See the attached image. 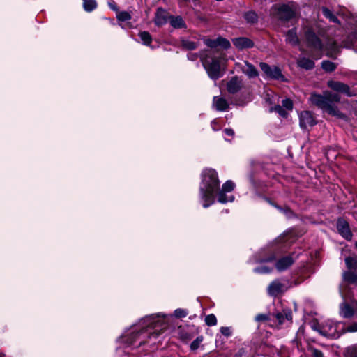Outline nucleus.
Here are the masks:
<instances>
[{"instance_id":"nucleus-33","label":"nucleus","mask_w":357,"mask_h":357,"mask_svg":"<svg viewBox=\"0 0 357 357\" xmlns=\"http://www.w3.org/2000/svg\"><path fill=\"white\" fill-rule=\"evenodd\" d=\"M271 112H275L280 114L282 117H287L288 116V113L287 111L280 105H276L274 107L271 109Z\"/></svg>"},{"instance_id":"nucleus-47","label":"nucleus","mask_w":357,"mask_h":357,"mask_svg":"<svg viewBox=\"0 0 357 357\" xmlns=\"http://www.w3.org/2000/svg\"><path fill=\"white\" fill-rule=\"evenodd\" d=\"M267 319H268V316L264 314H259L255 317V320L257 321H266Z\"/></svg>"},{"instance_id":"nucleus-5","label":"nucleus","mask_w":357,"mask_h":357,"mask_svg":"<svg viewBox=\"0 0 357 357\" xmlns=\"http://www.w3.org/2000/svg\"><path fill=\"white\" fill-rule=\"evenodd\" d=\"M221 59V56H215L211 55V54L200 56L204 69L208 77L213 80H217L222 76L220 64Z\"/></svg>"},{"instance_id":"nucleus-51","label":"nucleus","mask_w":357,"mask_h":357,"mask_svg":"<svg viewBox=\"0 0 357 357\" xmlns=\"http://www.w3.org/2000/svg\"><path fill=\"white\" fill-rule=\"evenodd\" d=\"M282 241H289L290 243L292 241L290 239V236L289 234H286L284 237H282Z\"/></svg>"},{"instance_id":"nucleus-18","label":"nucleus","mask_w":357,"mask_h":357,"mask_svg":"<svg viewBox=\"0 0 357 357\" xmlns=\"http://www.w3.org/2000/svg\"><path fill=\"white\" fill-rule=\"evenodd\" d=\"M242 86L241 81L237 77H232L227 83V91L231 93L238 92Z\"/></svg>"},{"instance_id":"nucleus-50","label":"nucleus","mask_w":357,"mask_h":357,"mask_svg":"<svg viewBox=\"0 0 357 357\" xmlns=\"http://www.w3.org/2000/svg\"><path fill=\"white\" fill-rule=\"evenodd\" d=\"M109 6L113 10H117V7H116V3L114 2L109 3Z\"/></svg>"},{"instance_id":"nucleus-43","label":"nucleus","mask_w":357,"mask_h":357,"mask_svg":"<svg viewBox=\"0 0 357 357\" xmlns=\"http://www.w3.org/2000/svg\"><path fill=\"white\" fill-rule=\"evenodd\" d=\"M202 341V338L197 337L190 344V349L192 350H196L199 347V344L201 343Z\"/></svg>"},{"instance_id":"nucleus-44","label":"nucleus","mask_w":357,"mask_h":357,"mask_svg":"<svg viewBox=\"0 0 357 357\" xmlns=\"http://www.w3.org/2000/svg\"><path fill=\"white\" fill-rule=\"evenodd\" d=\"M201 55H204L203 53H201L200 54H197L195 53H189L188 54V59L190 61H196L198 57H200Z\"/></svg>"},{"instance_id":"nucleus-24","label":"nucleus","mask_w":357,"mask_h":357,"mask_svg":"<svg viewBox=\"0 0 357 357\" xmlns=\"http://www.w3.org/2000/svg\"><path fill=\"white\" fill-rule=\"evenodd\" d=\"M83 7L85 11L91 12L97 7V3L95 0H84Z\"/></svg>"},{"instance_id":"nucleus-22","label":"nucleus","mask_w":357,"mask_h":357,"mask_svg":"<svg viewBox=\"0 0 357 357\" xmlns=\"http://www.w3.org/2000/svg\"><path fill=\"white\" fill-rule=\"evenodd\" d=\"M286 41L292 45H297L299 43V39L296 29L288 31L286 35Z\"/></svg>"},{"instance_id":"nucleus-15","label":"nucleus","mask_w":357,"mask_h":357,"mask_svg":"<svg viewBox=\"0 0 357 357\" xmlns=\"http://www.w3.org/2000/svg\"><path fill=\"white\" fill-rule=\"evenodd\" d=\"M294 261V259L291 256H286L278 259L274 265L276 269L281 272L290 267Z\"/></svg>"},{"instance_id":"nucleus-28","label":"nucleus","mask_w":357,"mask_h":357,"mask_svg":"<svg viewBox=\"0 0 357 357\" xmlns=\"http://www.w3.org/2000/svg\"><path fill=\"white\" fill-rule=\"evenodd\" d=\"M198 43L191 41L189 40H182V46L188 50H192L196 49L198 47Z\"/></svg>"},{"instance_id":"nucleus-49","label":"nucleus","mask_w":357,"mask_h":357,"mask_svg":"<svg viewBox=\"0 0 357 357\" xmlns=\"http://www.w3.org/2000/svg\"><path fill=\"white\" fill-rule=\"evenodd\" d=\"M224 132L228 136H233L234 135V130L229 128L225 129Z\"/></svg>"},{"instance_id":"nucleus-1","label":"nucleus","mask_w":357,"mask_h":357,"mask_svg":"<svg viewBox=\"0 0 357 357\" xmlns=\"http://www.w3.org/2000/svg\"><path fill=\"white\" fill-rule=\"evenodd\" d=\"M167 317L162 312L150 314L126 329L117 340V354H128L134 349L145 344H155V340L166 327L165 319Z\"/></svg>"},{"instance_id":"nucleus-6","label":"nucleus","mask_w":357,"mask_h":357,"mask_svg":"<svg viewBox=\"0 0 357 357\" xmlns=\"http://www.w3.org/2000/svg\"><path fill=\"white\" fill-rule=\"evenodd\" d=\"M338 325L332 320H326L320 324L314 326L313 328L321 335L330 338H337L340 334L337 331Z\"/></svg>"},{"instance_id":"nucleus-37","label":"nucleus","mask_w":357,"mask_h":357,"mask_svg":"<svg viewBox=\"0 0 357 357\" xmlns=\"http://www.w3.org/2000/svg\"><path fill=\"white\" fill-rule=\"evenodd\" d=\"M188 314V310L182 308L176 309L174 312V316L176 318H184Z\"/></svg>"},{"instance_id":"nucleus-42","label":"nucleus","mask_w":357,"mask_h":357,"mask_svg":"<svg viewBox=\"0 0 357 357\" xmlns=\"http://www.w3.org/2000/svg\"><path fill=\"white\" fill-rule=\"evenodd\" d=\"M348 353L350 357H357V344L350 347Z\"/></svg>"},{"instance_id":"nucleus-46","label":"nucleus","mask_w":357,"mask_h":357,"mask_svg":"<svg viewBox=\"0 0 357 357\" xmlns=\"http://www.w3.org/2000/svg\"><path fill=\"white\" fill-rule=\"evenodd\" d=\"M275 319L278 321L280 324H282L284 321V316L283 312H278L275 314Z\"/></svg>"},{"instance_id":"nucleus-20","label":"nucleus","mask_w":357,"mask_h":357,"mask_svg":"<svg viewBox=\"0 0 357 357\" xmlns=\"http://www.w3.org/2000/svg\"><path fill=\"white\" fill-rule=\"evenodd\" d=\"M242 71L249 78H253L258 76V71L255 67L248 61H244V65L242 66Z\"/></svg>"},{"instance_id":"nucleus-2","label":"nucleus","mask_w":357,"mask_h":357,"mask_svg":"<svg viewBox=\"0 0 357 357\" xmlns=\"http://www.w3.org/2000/svg\"><path fill=\"white\" fill-rule=\"evenodd\" d=\"M235 183L227 181L220 189V181L217 172L213 169H205L202 173L199 185V199L204 208H208L215 203V198L220 204L233 202L235 199L232 194Z\"/></svg>"},{"instance_id":"nucleus-39","label":"nucleus","mask_w":357,"mask_h":357,"mask_svg":"<svg viewBox=\"0 0 357 357\" xmlns=\"http://www.w3.org/2000/svg\"><path fill=\"white\" fill-rule=\"evenodd\" d=\"M282 107H284L287 110H292L293 109V102L289 98L282 100Z\"/></svg>"},{"instance_id":"nucleus-3","label":"nucleus","mask_w":357,"mask_h":357,"mask_svg":"<svg viewBox=\"0 0 357 357\" xmlns=\"http://www.w3.org/2000/svg\"><path fill=\"white\" fill-rule=\"evenodd\" d=\"M326 29L322 24V22H309L306 21L302 29V38L304 40L307 46L315 53H312V56L319 59L322 53L326 52L327 56L335 57L338 48L337 44L334 42L328 43L324 45L323 43L325 38Z\"/></svg>"},{"instance_id":"nucleus-26","label":"nucleus","mask_w":357,"mask_h":357,"mask_svg":"<svg viewBox=\"0 0 357 357\" xmlns=\"http://www.w3.org/2000/svg\"><path fill=\"white\" fill-rule=\"evenodd\" d=\"M142 43L144 45H149L152 41L150 33L147 31H142L139 33Z\"/></svg>"},{"instance_id":"nucleus-10","label":"nucleus","mask_w":357,"mask_h":357,"mask_svg":"<svg viewBox=\"0 0 357 357\" xmlns=\"http://www.w3.org/2000/svg\"><path fill=\"white\" fill-rule=\"evenodd\" d=\"M287 289V284L278 279L270 283L267 287V293L269 296L275 297L285 292Z\"/></svg>"},{"instance_id":"nucleus-35","label":"nucleus","mask_w":357,"mask_h":357,"mask_svg":"<svg viewBox=\"0 0 357 357\" xmlns=\"http://www.w3.org/2000/svg\"><path fill=\"white\" fill-rule=\"evenodd\" d=\"M217 43L218 46H220L224 49H228L230 47V43L228 40L222 38V37H218L217 38Z\"/></svg>"},{"instance_id":"nucleus-34","label":"nucleus","mask_w":357,"mask_h":357,"mask_svg":"<svg viewBox=\"0 0 357 357\" xmlns=\"http://www.w3.org/2000/svg\"><path fill=\"white\" fill-rule=\"evenodd\" d=\"M205 323L209 326H215L217 324L216 317L213 314L207 315L205 317Z\"/></svg>"},{"instance_id":"nucleus-27","label":"nucleus","mask_w":357,"mask_h":357,"mask_svg":"<svg viewBox=\"0 0 357 357\" xmlns=\"http://www.w3.org/2000/svg\"><path fill=\"white\" fill-rule=\"evenodd\" d=\"M322 13L323 15L328 18L331 22H335V23H339V20L337 17H335L333 13L327 8L323 7L322 8Z\"/></svg>"},{"instance_id":"nucleus-36","label":"nucleus","mask_w":357,"mask_h":357,"mask_svg":"<svg viewBox=\"0 0 357 357\" xmlns=\"http://www.w3.org/2000/svg\"><path fill=\"white\" fill-rule=\"evenodd\" d=\"M348 41L349 45L345 44V47H350L352 45L357 43V31H355L348 36Z\"/></svg>"},{"instance_id":"nucleus-29","label":"nucleus","mask_w":357,"mask_h":357,"mask_svg":"<svg viewBox=\"0 0 357 357\" xmlns=\"http://www.w3.org/2000/svg\"><path fill=\"white\" fill-rule=\"evenodd\" d=\"M321 67L326 72H332L335 70L336 65L329 61H323L321 62Z\"/></svg>"},{"instance_id":"nucleus-12","label":"nucleus","mask_w":357,"mask_h":357,"mask_svg":"<svg viewBox=\"0 0 357 357\" xmlns=\"http://www.w3.org/2000/svg\"><path fill=\"white\" fill-rule=\"evenodd\" d=\"M299 125L301 128L305 129L307 127H312L317 123V121L310 111H303L299 113Z\"/></svg>"},{"instance_id":"nucleus-52","label":"nucleus","mask_w":357,"mask_h":357,"mask_svg":"<svg viewBox=\"0 0 357 357\" xmlns=\"http://www.w3.org/2000/svg\"><path fill=\"white\" fill-rule=\"evenodd\" d=\"M0 356H1V357H5V354H1V353H0Z\"/></svg>"},{"instance_id":"nucleus-48","label":"nucleus","mask_w":357,"mask_h":357,"mask_svg":"<svg viewBox=\"0 0 357 357\" xmlns=\"http://www.w3.org/2000/svg\"><path fill=\"white\" fill-rule=\"evenodd\" d=\"M283 314L284 316V319L291 320L292 319V312L290 310H285L283 311Z\"/></svg>"},{"instance_id":"nucleus-9","label":"nucleus","mask_w":357,"mask_h":357,"mask_svg":"<svg viewBox=\"0 0 357 357\" xmlns=\"http://www.w3.org/2000/svg\"><path fill=\"white\" fill-rule=\"evenodd\" d=\"M275 260V257L274 255L257 259L256 262L259 263L260 265L254 269V272L259 274L270 273L273 270L275 265L273 264L271 266H269L266 264L273 262Z\"/></svg>"},{"instance_id":"nucleus-13","label":"nucleus","mask_w":357,"mask_h":357,"mask_svg":"<svg viewBox=\"0 0 357 357\" xmlns=\"http://www.w3.org/2000/svg\"><path fill=\"white\" fill-rule=\"evenodd\" d=\"M327 86L331 90L335 92L344 93L349 97L354 96V94L350 91L349 86L341 82L329 80L327 82Z\"/></svg>"},{"instance_id":"nucleus-38","label":"nucleus","mask_w":357,"mask_h":357,"mask_svg":"<svg viewBox=\"0 0 357 357\" xmlns=\"http://www.w3.org/2000/svg\"><path fill=\"white\" fill-rule=\"evenodd\" d=\"M308 351L310 352L312 357H324L322 351L313 347H310Z\"/></svg>"},{"instance_id":"nucleus-19","label":"nucleus","mask_w":357,"mask_h":357,"mask_svg":"<svg viewBox=\"0 0 357 357\" xmlns=\"http://www.w3.org/2000/svg\"><path fill=\"white\" fill-rule=\"evenodd\" d=\"M213 106L218 111H226L229 108V103L225 98L215 96L213 98Z\"/></svg>"},{"instance_id":"nucleus-8","label":"nucleus","mask_w":357,"mask_h":357,"mask_svg":"<svg viewBox=\"0 0 357 357\" xmlns=\"http://www.w3.org/2000/svg\"><path fill=\"white\" fill-rule=\"evenodd\" d=\"M275 14L282 20H289L296 17V8L289 6L283 4L281 6H275L273 7Z\"/></svg>"},{"instance_id":"nucleus-14","label":"nucleus","mask_w":357,"mask_h":357,"mask_svg":"<svg viewBox=\"0 0 357 357\" xmlns=\"http://www.w3.org/2000/svg\"><path fill=\"white\" fill-rule=\"evenodd\" d=\"M337 229L339 234L345 239L351 241L352 233L350 230L349 223L342 218H339L337 222Z\"/></svg>"},{"instance_id":"nucleus-4","label":"nucleus","mask_w":357,"mask_h":357,"mask_svg":"<svg viewBox=\"0 0 357 357\" xmlns=\"http://www.w3.org/2000/svg\"><path fill=\"white\" fill-rule=\"evenodd\" d=\"M310 104L317 107L331 116L337 119H344L345 114L339 110L335 104L340 101V96L330 91H324L322 94L312 93L308 99Z\"/></svg>"},{"instance_id":"nucleus-16","label":"nucleus","mask_w":357,"mask_h":357,"mask_svg":"<svg viewBox=\"0 0 357 357\" xmlns=\"http://www.w3.org/2000/svg\"><path fill=\"white\" fill-rule=\"evenodd\" d=\"M232 43L239 50L250 48L254 45L253 42L250 39L245 37L234 38L232 39Z\"/></svg>"},{"instance_id":"nucleus-7","label":"nucleus","mask_w":357,"mask_h":357,"mask_svg":"<svg viewBox=\"0 0 357 357\" xmlns=\"http://www.w3.org/2000/svg\"><path fill=\"white\" fill-rule=\"evenodd\" d=\"M345 284H357V274L352 271H346L343 273V284L340 287V291L344 301L354 300L353 296L350 294L349 291L347 287H344Z\"/></svg>"},{"instance_id":"nucleus-21","label":"nucleus","mask_w":357,"mask_h":357,"mask_svg":"<svg viewBox=\"0 0 357 357\" xmlns=\"http://www.w3.org/2000/svg\"><path fill=\"white\" fill-rule=\"evenodd\" d=\"M167 17V13L164 9L161 8H158L155 14V24L158 26H162L166 24Z\"/></svg>"},{"instance_id":"nucleus-41","label":"nucleus","mask_w":357,"mask_h":357,"mask_svg":"<svg viewBox=\"0 0 357 357\" xmlns=\"http://www.w3.org/2000/svg\"><path fill=\"white\" fill-rule=\"evenodd\" d=\"M220 331L225 337H229L231 335V331L229 327L222 326L220 328Z\"/></svg>"},{"instance_id":"nucleus-53","label":"nucleus","mask_w":357,"mask_h":357,"mask_svg":"<svg viewBox=\"0 0 357 357\" xmlns=\"http://www.w3.org/2000/svg\"><path fill=\"white\" fill-rule=\"evenodd\" d=\"M355 247H356V248L357 249V241H356V243H355Z\"/></svg>"},{"instance_id":"nucleus-17","label":"nucleus","mask_w":357,"mask_h":357,"mask_svg":"<svg viewBox=\"0 0 357 357\" xmlns=\"http://www.w3.org/2000/svg\"><path fill=\"white\" fill-rule=\"evenodd\" d=\"M357 301L354 303L355 310H354L349 304L343 303L340 306V314L344 318H351L355 317L356 312Z\"/></svg>"},{"instance_id":"nucleus-25","label":"nucleus","mask_w":357,"mask_h":357,"mask_svg":"<svg viewBox=\"0 0 357 357\" xmlns=\"http://www.w3.org/2000/svg\"><path fill=\"white\" fill-rule=\"evenodd\" d=\"M170 24L174 28H182L185 26V22L182 17L177 16L170 19Z\"/></svg>"},{"instance_id":"nucleus-32","label":"nucleus","mask_w":357,"mask_h":357,"mask_svg":"<svg viewBox=\"0 0 357 357\" xmlns=\"http://www.w3.org/2000/svg\"><path fill=\"white\" fill-rule=\"evenodd\" d=\"M244 17L246 21L250 23H254L257 20V15L253 11L247 12Z\"/></svg>"},{"instance_id":"nucleus-23","label":"nucleus","mask_w":357,"mask_h":357,"mask_svg":"<svg viewBox=\"0 0 357 357\" xmlns=\"http://www.w3.org/2000/svg\"><path fill=\"white\" fill-rule=\"evenodd\" d=\"M298 65L302 68L311 70L314 67V63L310 59L302 57L298 59Z\"/></svg>"},{"instance_id":"nucleus-40","label":"nucleus","mask_w":357,"mask_h":357,"mask_svg":"<svg viewBox=\"0 0 357 357\" xmlns=\"http://www.w3.org/2000/svg\"><path fill=\"white\" fill-rule=\"evenodd\" d=\"M204 44L211 48H215L218 47L217 38L213 39H205Z\"/></svg>"},{"instance_id":"nucleus-30","label":"nucleus","mask_w":357,"mask_h":357,"mask_svg":"<svg viewBox=\"0 0 357 357\" xmlns=\"http://www.w3.org/2000/svg\"><path fill=\"white\" fill-rule=\"evenodd\" d=\"M347 267L349 270L357 268V259L351 257H348L345 259Z\"/></svg>"},{"instance_id":"nucleus-45","label":"nucleus","mask_w":357,"mask_h":357,"mask_svg":"<svg viewBox=\"0 0 357 357\" xmlns=\"http://www.w3.org/2000/svg\"><path fill=\"white\" fill-rule=\"evenodd\" d=\"M211 127H212V129L215 131H217L220 128V126L218 123V119H213L211 121Z\"/></svg>"},{"instance_id":"nucleus-31","label":"nucleus","mask_w":357,"mask_h":357,"mask_svg":"<svg viewBox=\"0 0 357 357\" xmlns=\"http://www.w3.org/2000/svg\"><path fill=\"white\" fill-rule=\"evenodd\" d=\"M116 17L120 22L128 21L131 19V15L126 11L119 12L116 15Z\"/></svg>"},{"instance_id":"nucleus-11","label":"nucleus","mask_w":357,"mask_h":357,"mask_svg":"<svg viewBox=\"0 0 357 357\" xmlns=\"http://www.w3.org/2000/svg\"><path fill=\"white\" fill-rule=\"evenodd\" d=\"M259 66L267 77L280 79L283 77L280 69L277 66H271L264 62H261Z\"/></svg>"}]
</instances>
